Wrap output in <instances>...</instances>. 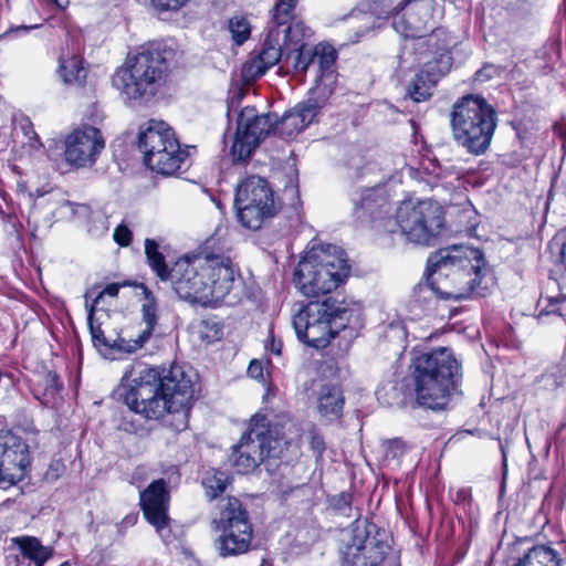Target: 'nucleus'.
Returning <instances> with one entry per match:
<instances>
[{"label": "nucleus", "instance_id": "nucleus-2", "mask_svg": "<svg viewBox=\"0 0 566 566\" xmlns=\"http://www.w3.org/2000/svg\"><path fill=\"white\" fill-rule=\"evenodd\" d=\"M174 54V50L166 43L140 48L117 69L113 85L128 105L139 106L150 102L166 83L168 62Z\"/></svg>", "mask_w": 566, "mask_h": 566}, {"label": "nucleus", "instance_id": "nucleus-33", "mask_svg": "<svg viewBox=\"0 0 566 566\" xmlns=\"http://www.w3.org/2000/svg\"><path fill=\"white\" fill-rule=\"evenodd\" d=\"M279 31L284 46H307L303 43V40L312 34L311 29L298 19L292 20L286 25L279 29Z\"/></svg>", "mask_w": 566, "mask_h": 566}, {"label": "nucleus", "instance_id": "nucleus-59", "mask_svg": "<svg viewBox=\"0 0 566 566\" xmlns=\"http://www.w3.org/2000/svg\"><path fill=\"white\" fill-rule=\"evenodd\" d=\"M60 566H71L70 562H63Z\"/></svg>", "mask_w": 566, "mask_h": 566}, {"label": "nucleus", "instance_id": "nucleus-45", "mask_svg": "<svg viewBox=\"0 0 566 566\" xmlns=\"http://www.w3.org/2000/svg\"><path fill=\"white\" fill-rule=\"evenodd\" d=\"M133 233L124 223L118 224L113 233L114 241L120 247H128L132 242Z\"/></svg>", "mask_w": 566, "mask_h": 566}, {"label": "nucleus", "instance_id": "nucleus-19", "mask_svg": "<svg viewBox=\"0 0 566 566\" xmlns=\"http://www.w3.org/2000/svg\"><path fill=\"white\" fill-rule=\"evenodd\" d=\"M170 400H172V397L159 392L155 397L145 398V400L137 401L134 406L127 407L146 419L157 420L164 418L167 427L177 432L184 431L188 427L190 403L179 408L178 405L170 403Z\"/></svg>", "mask_w": 566, "mask_h": 566}, {"label": "nucleus", "instance_id": "nucleus-12", "mask_svg": "<svg viewBox=\"0 0 566 566\" xmlns=\"http://www.w3.org/2000/svg\"><path fill=\"white\" fill-rule=\"evenodd\" d=\"M276 442L265 416L255 415L247 432L242 434L238 444L232 447L229 457L230 464L240 474L253 471L274 449Z\"/></svg>", "mask_w": 566, "mask_h": 566}, {"label": "nucleus", "instance_id": "nucleus-42", "mask_svg": "<svg viewBox=\"0 0 566 566\" xmlns=\"http://www.w3.org/2000/svg\"><path fill=\"white\" fill-rule=\"evenodd\" d=\"M381 447L385 458L391 460L399 459L406 451V443L399 438L386 440Z\"/></svg>", "mask_w": 566, "mask_h": 566}, {"label": "nucleus", "instance_id": "nucleus-1", "mask_svg": "<svg viewBox=\"0 0 566 566\" xmlns=\"http://www.w3.org/2000/svg\"><path fill=\"white\" fill-rule=\"evenodd\" d=\"M485 261L479 249L451 245L438 250L427 260V282L419 292L431 291L444 300L484 296L488 285Z\"/></svg>", "mask_w": 566, "mask_h": 566}, {"label": "nucleus", "instance_id": "nucleus-10", "mask_svg": "<svg viewBox=\"0 0 566 566\" xmlns=\"http://www.w3.org/2000/svg\"><path fill=\"white\" fill-rule=\"evenodd\" d=\"M396 222L409 241L423 245L433 244L443 227L439 208L428 200L403 201L397 209Z\"/></svg>", "mask_w": 566, "mask_h": 566}, {"label": "nucleus", "instance_id": "nucleus-48", "mask_svg": "<svg viewBox=\"0 0 566 566\" xmlns=\"http://www.w3.org/2000/svg\"><path fill=\"white\" fill-rule=\"evenodd\" d=\"M188 0H151L153 4L160 10H178Z\"/></svg>", "mask_w": 566, "mask_h": 566}, {"label": "nucleus", "instance_id": "nucleus-41", "mask_svg": "<svg viewBox=\"0 0 566 566\" xmlns=\"http://www.w3.org/2000/svg\"><path fill=\"white\" fill-rule=\"evenodd\" d=\"M229 31L232 40L238 44H243L251 34V25L247 18L235 15L229 21Z\"/></svg>", "mask_w": 566, "mask_h": 566}, {"label": "nucleus", "instance_id": "nucleus-57", "mask_svg": "<svg viewBox=\"0 0 566 566\" xmlns=\"http://www.w3.org/2000/svg\"><path fill=\"white\" fill-rule=\"evenodd\" d=\"M135 520H136V517H129V516H127V517H125V518L123 520V523H125V524H127V525H133V524L135 523Z\"/></svg>", "mask_w": 566, "mask_h": 566}, {"label": "nucleus", "instance_id": "nucleus-22", "mask_svg": "<svg viewBox=\"0 0 566 566\" xmlns=\"http://www.w3.org/2000/svg\"><path fill=\"white\" fill-rule=\"evenodd\" d=\"M283 52L280 31L268 29L259 54L243 67L244 76L253 80L263 76L270 67L281 63Z\"/></svg>", "mask_w": 566, "mask_h": 566}, {"label": "nucleus", "instance_id": "nucleus-16", "mask_svg": "<svg viewBox=\"0 0 566 566\" xmlns=\"http://www.w3.org/2000/svg\"><path fill=\"white\" fill-rule=\"evenodd\" d=\"M104 148L105 140L99 129L83 125L65 136L63 156L70 166L87 168L96 163Z\"/></svg>", "mask_w": 566, "mask_h": 566}, {"label": "nucleus", "instance_id": "nucleus-50", "mask_svg": "<svg viewBox=\"0 0 566 566\" xmlns=\"http://www.w3.org/2000/svg\"><path fill=\"white\" fill-rule=\"evenodd\" d=\"M438 64L440 65L439 72L442 74L447 73L451 66V56L448 53L441 54Z\"/></svg>", "mask_w": 566, "mask_h": 566}, {"label": "nucleus", "instance_id": "nucleus-43", "mask_svg": "<svg viewBox=\"0 0 566 566\" xmlns=\"http://www.w3.org/2000/svg\"><path fill=\"white\" fill-rule=\"evenodd\" d=\"M331 505L340 514L350 516L352 511V494L343 492L332 497Z\"/></svg>", "mask_w": 566, "mask_h": 566}, {"label": "nucleus", "instance_id": "nucleus-53", "mask_svg": "<svg viewBox=\"0 0 566 566\" xmlns=\"http://www.w3.org/2000/svg\"><path fill=\"white\" fill-rule=\"evenodd\" d=\"M96 219L101 222V232L103 233V232L107 231V228H108L107 227V223H108L107 219L104 216H102V214H98L96 217Z\"/></svg>", "mask_w": 566, "mask_h": 566}, {"label": "nucleus", "instance_id": "nucleus-47", "mask_svg": "<svg viewBox=\"0 0 566 566\" xmlns=\"http://www.w3.org/2000/svg\"><path fill=\"white\" fill-rule=\"evenodd\" d=\"M310 446L311 449L316 454V458H322L323 452L325 451V441L322 436H319L315 431L310 432Z\"/></svg>", "mask_w": 566, "mask_h": 566}, {"label": "nucleus", "instance_id": "nucleus-20", "mask_svg": "<svg viewBox=\"0 0 566 566\" xmlns=\"http://www.w3.org/2000/svg\"><path fill=\"white\" fill-rule=\"evenodd\" d=\"M30 464L29 446L10 431H0V480L15 483Z\"/></svg>", "mask_w": 566, "mask_h": 566}, {"label": "nucleus", "instance_id": "nucleus-8", "mask_svg": "<svg viewBox=\"0 0 566 566\" xmlns=\"http://www.w3.org/2000/svg\"><path fill=\"white\" fill-rule=\"evenodd\" d=\"M212 523L219 534L214 539L219 556H240L252 549L253 526L240 500L228 497L222 501L219 517Z\"/></svg>", "mask_w": 566, "mask_h": 566}, {"label": "nucleus", "instance_id": "nucleus-58", "mask_svg": "<svg viewBox=\"0 0 566 566\" xmlns=\"http://www.w3.org/2000/svg\"><path fill=\"white\" fill-rule=\"evenodd\" d=\"M232 105H233V99L228 105V116H230V112H231Z\"/></svg>", "mask_w": 566, "mask_h": 566}, {"label": "nucleus", "instance_id": "nucleus-7", "mask_svg": "<svg viewBox=\"0 0 566 566\" xmlns=\"http://www.w3.org/2000/svg\"><path fill=\"white\" fill-rule=\"evenodd\" d=\"M138 148L145 165L157 174L171 176L188 166V151L181 149L172 128L163 120L150 119L140 127Z\"/></svg>", "mask_w": 566, "mask_h": 566}, {"label": "nucleus", "instance_id": "nucleus-24", "mask_svg": "<svg viewBox=\"0 0 566 566\" xmlns=\"http://www.w3.org/2000/svg\"><path fill=\"white\" fill-rule=\"evenodd\" d=\"M144 302L142 305L143 319L146 324L145 329L134 339H119L117 347L126 353H134L142 348L150 338L157 324V303L153 293L144 287Z\"/></svg>", "mask_w": 566, "mask_h": 566}, {"label": "nucleus", "instance_id": "nucleus-40", "mask_svg": "<svg viewBox=\"0 0 566 566\" xmlns=\"http://www.w3.org/2000/svg\"><path fill=\"white\" fill-rule=\"evenodd\" d=\"M348 20L352 22L353 28L356 30L355 38L350 40L352 43H356L359 39L371 30L374 23V15L369 12L353 11Z\"/></svg>", "mask_w": 566, "mask_h": 566}, {"label": "nucleus", "instance_id": "nucleus-56", "mask_svg": "<svg viewBox=\"0 0 566 566\" xmlns=\"http://www.w3.org/2000/svg\"><path fill=\"white\" fill-rule=\"evenodd\" d=\"M272 352L275 353L276 355H280L281 354V345H276L275 343L272 344Z\"/></svg>", "mask_w": 566, "mask_h": 566}, {"label": "nucleus", "instance_id": "nucleus-31", "mask_svg": "<svg viewBox=\"0 0 566 566\" xmlns=\"http://www.w3.org/2000/svg\"><path fill=\"white\" fill-rule=\"evenodd\" d=\"M281 64L287 71L292 70L297 73H304L312 65L313 55L311 46H284Z\"/></svg>", "mask_w": 566, "mask_h": 566}, {"label": "nucleus", "instance_id": "nucleus-21", "mask_svg": "<svg viewBox=\"0 0 566 566\" xmlns=\"http://www.w3.org/2000/svg\"><path fill=\"white\" fill-rule=\"evenodd\" d=\"M430 7L420 0H408L405 6L395 12L392 27L405 38H421L428 30Z\"/></svg>", "mask_w": 566, "mask_h": 566}, {"label": "nucleus", "instance_id": "nucleus-38", "mask_svg": "<svg viewBox=\"0 0 566 566\" xmlns=\"http://www.w3.org/2000/svg\"><path fill=\"white\" fill-rule=\"evenodd\" d=\"M230 483V476L227 472L220 470H211L202 480V485L206 489V495L210 500H214L223 493Z\"/></svg>", "mask_w": 566, "mask_h": 566}, {"label": "nucleus", "instance_id": "nucleus-35", "mask_svg": "<svg viewBox=\"0 0 566 566\" xmlns=\"http://www.w3.org/2000/svg\"><path fill=\"white\" fill-rule=\"evenodd\" d=\"M297 1L298 0H277L272 10V18L268 29L273 28L274 30H279L292 20H296L293 12Z\"/></svg>", "mask_w": 566, "mask_h": 566}, {"label": "nucleus", "instance_id": "nucleus-32", "mask_svg": "<svg viewBox=\"0 0 566 566\" xmlns=\"http://www.w3.org/2000/svg\"><path fill=\"white\" fill-rule=\"evenodd\" d=\"M59 74L66 84L82 85L87 73L82 65V60L73 55L60 59Z\"/></svg>", "mask_w": 566, "mask_h": 566}, {"label": "nucleus", "instance_id": "nucleus-25", "mask_svg": "<svg viewBox=\"0 0 566 566\" xmlns=\"http://www.w3.org/2000/svg\"><path fill=\"white\" fill-rule=\"evenodd\" d=\"M376 188H368L352 193L353 216L357 220L375 219L378 213L387 211L385 209L388 206L387 199Z\"/></svg>", "mask_w": 566, "mask_h": 566}, {"label": "nucleus", "instance_id": "nucleus-39", "mask_svg": "<svg viewBox=\"0 0 566 566\" xmlns=\"http://www.w3.org/2000/svg\"><path fill=\"white\" fill-rule=\"evenodd\" d=\"M92 290L87 291L84 295L85 297V308L87 311V324L90 327V332L92 335L93 342L96 344H101L106 347H111L112 345L108 343V340L105 338L104 333L101 328V324L97 323V319L94 317L95 308L94 305H88V300L92 297Z\"/></svg>", "mask_w": 566, "mask_h": 566}, {"label": "nucleus", "instance_id": "nucleus-28", "mask_svg": "<svg viewBox=\"0 0 566 566\" xmlns=\"http://www.w3.org/2000/svg\"><path fill=\"white\" fill-rule=\"evenodd\" d=\"M560 554L551 546L535 545L514 566H563Z\"/></svg>", "mask_w": 566, "mask_h": 566}, {"label": "nucleus", "instance_id": "nucleus-15", "mask_svg": "<svg viewBox=\"0 0 566 566\" xmlns=\"http://www.w3.org/2000/svg\"><path fill=\"white\" fill-rule=\"evenodd\" d=\"M206 254L193 258L185 256L179 259L170 269V280L174 291L181 300L192 304L208 306L206 285Z\"/></svg>", "mask_w": 566, "mask_h": 566}, {"label": "nucleus", "instance_id": "nucleus-14", "mask_svg": "<svg viewBox=\"0 0 566 566\" xmlns=\"http://www.w3.org/2000/svg\"><path fill=\"white\" fill-rule=\"evenodd\" d=\"M276 115L259 114L254 107H243L237 118V130L231 147L234 163L245 161L275 127Z\"/></svg>", "mask_w": 566, "mask_h": 566}, {"label": "nucleus", "instance_id": "nucleus-29", "mask_svg": "<svg viewBox=\"0 0 566 566\" xmlns=\"http://www.w3.org/2000/svg\"><path fill=\"white\" fill-rule=\"evenodd\" d=\"M336 84L337 72L317 73L315 85L310 90L306 101L321 111L335 92Z\"/></svg>", "mask_w": 566, "mask_h": 566}, {"label": "nucleus", "instance_id": "nucleus-37", "mask_svg": "<svg viewBox=\"0 0 566 566\" xmlns=\"http://www.w3.org/2000/svg\"><path fill=\"white\" fill-rule=\"evenodd\" d=\"M145 254L150 268L156 272L160 280H168L170 269L165 263V256L159 251L158 243L153 239L145 240Z\"/></svg>", "mask_w": 566, "mask_h": 566}, {"label": "nucleus", "instance_id": "nucleus-49", "mask_svg": "<svg viewBox=\"0 0 566 566\" xmlns=\"http://www.w3.org/2000/svg\"><path fill=\"white\" fill-rule=\"evenodd\" d=\"M248 375L253 379H263V365L261 361L253 359L248 367Z\"/></svg>", "mask_w": 566, "mask_h": 566}, {"label": "nucleus", "instance_id": "nucleus-55", "mask_svg": "<svg viewBox=\"0 0 566 566\" xmlns=\"http://www.w3.org/2000/svg\"><path fill=\"white\" fill-rule=\"evenodd\" d=\"M490 70V67H484L480 71L476 72V77L478 80H482V77L484 76L485 72H488Z\"/></svg>", "mask_w": 566, "mask_h": 566}, {"label": "nucleus", "instance_id": "nucleus-11", "mask_svg": "<svg viewBox=\"0 0 566 566\" xmlns=\"http://www.w3.org/2000/svg\"><path fill=\"white\" fill-rule=\"evenodd\" d=\"M208 286V306L219 304L234 305L240 302L243 293V281L240 270L230 258L221 254H206L203 269Z\"/></svg>", "mask_w": 566, "mask_h": 566}, {"label": "nucleus", "instance_id": "nucleus-52", "mask_svg": "<svg viewBox=\"0 0 566 566\" xmlns=\"http://www.w3.org/2000/svg\"><path fill=\"white\" fill-rule=\"evenodd\" d=\"M38 27H39L38 24H33V25H19V27L10 29V31L7 34H9V33H17V34L24 33V32L33 30V29H35Z\"/></svg>", "mask_w": 566, "mask_h": 566}, {"label": "nucleus", "instance_id": "nucleus-54", "mask_svg": "<svg viewBox=\"0 0 566 566\" xmlns=\"http://www.w3.org/2000/svg\"><path fill=\"white\" fill-rule=\"evenodd\" d=\"M562 262L566 269V242L564 243L562 251H560Z\"/></svg>", "mask_w": 566, "mask_h": 566}, {"label": "nucleus", "instance_id": "nucleus-44", "mask_svg": "<svg viewBox=\"0 0 566 566\" xmlns=\"http://www.w3.org/2000/svg\"><path fill=\"white\" fill-rule=\"evenodd\" d=\"M129 285L128 282H123V283H111V284H107L104 290L99 291L97 293V295L93 298L92 303L88 302V305H94V308L96 310L97 305L99 304L101 300L105 296V295H108L111 297H115L118 295V292H119V289L122 286H127Z\"/></svg>", "mask_w": 566, "mask_h": 566}, {"label": "nucleus", "instance_id": "nucleus-13", "mask_svg": "<svg viewBox=\"0 0 566 566\" xmlns=\"http://www.w3.org/2000/svg\"><path fill=\"white\" fill-rule=\"evenodd\" d=\"M332 306L333 317H324L314 324L298 339L314 348L326 347L340 331H358L363 327V307L359 302L335 297Z\"/></svg>", "mask_w": 566, "mask_h": 566}, {"label": "nucleus", "instance_id": "nucleus-36", "mask_svg": "<svg viewBox=\"0 0 566 566\" xmlns=\"http://www.w3.org/2000/svg\"><path fill=\"white\" fill-rule=\"evenodd\" d=\"M436 81L429 73L421 72L416 75L412 83L408 86V96L413 102H423L431 97Z\"/></svg>", "mask_w": 566, "mask_h": 566}, {"label": "nucleus", "instance_id": "nucleus-30", "mask_svg": "<svg viewBox=\"0 0 566 566\" xmlns=\"http://www.w3.org/2000/svg\"><path fill=\"white\" fill-rule=\"evenodd\" d=\"M14 543L22 556L32 560L34 566H43L53 556V548L43 546L36 537H17Z\"/></svg>", "mask_w": 566, "mask_h": 566}, {"label": "nucleus", "instance_id": "nucleus-6", "mask_svg": "<svg viewBox=\"0 0 566 566\" xmlns=\"http://www.w3.org/2000/svg\"><path fill=\"white\" fill-rule=\"evenodd\" d=\"M125 377L130 378L132 381L129 388L122 394L126 406H134L137 401L161 392L172 397L170 403L184 408L191 402L193 396L192 381L180 366L175 365L169 369L159 370L137 364L125 374Z\"/></svg>", "mask_w": 566, "mask_h": 566}, {"label": "nucleus", "instance_id": "nucleus-4", "mask_svg": "<svg viewBox=\"0 0 566 566\" xmlns=\"http://www.w3.org/2000/svg\"><path fill=\"white\" fill-rule=\"evenodd\" d=\"M450 125L454 142L467 153L480 156L490 148L496 112L485 98L467 95L453 104Z\"/></svg>", "mask_w": 566, "mask_h": 566}, {"label": "nucleus", "instance_id": "nucleus-17", "mask_svg": "<svg viewBox=\"0 0 566 566\" xmlns=\"http://www.w3.org/2000/svg\"><path fill=\"white\" fill-rule=\"evenodd\" d=\"M388 548L379 533L371 535L367 527H357L340 551L342 566H379Z\"/></svg>", "mask_w": 566, "mask_h": 566}, {"label": "nucleus", "instance_id": "nucleus-51", "mask_svg": "<svg viewBox=\"0 0 566 566\" xmlns=\"http://www.w3.org/2000/svg\"><path fill=\"white\" fill-rule=\"evenodd\" d=\"M59 467L60 464L59 463H55V464H51L50 465V469L48 470V472L45 473V478L46 480H55L59 478Z\"/></svg>", "mask_w": 566, "mask_h": 566}, {"label": "nucleus", "instance_id": "nucleus-3", "mask_svg": "<svg viewBox=\"0 0 566 566\" xmlns=\"http://www.w3.org/2000/svg\"><path fill=\"white\" fill-rule=\"evenodd\" d=\"M412 380L419 406L442 410L461 380L460 365L452 350L439 347L412 359Z\"/></svg>", "mask_w": 566, "mask_h": 566}, {"label": "nucleus", "instance_id": "nucleus-18", "mask_svg": "<svg viewBox=\"0 0 566 566\" xmlns=\"http://www.w3.org/2000/svg\"><path fill=\"white\" fill-rule=\"evenodd\" d=\"M169 492L164 479L151 482L140 492V506L145 518L151 524L163 541L170 538V518L168 516Z\"/></svg>", "mask_w": 566, "mask_h": 566}, {"label": "nucleus", "instance_id": "nucleus-9", "mask_svg": "<svg viewBox=\"0 0 566 566\" xmlns=\"http://www.w3.org/2000/svg\"><path fill=\"white\" fill-rule=\"evenodd\" d=\"M234 207L240 223L254 231L277 211L269 181L259 176L247 177L237 186Z\"/></svg>", "mask_w": 566, "mask_h": 566}, {"label": "nucleus", "instance_id": "nucleus-34", "mask_svg": "<svg viewBox=\"0 0 566 566\" xmlns=\"http://www.w3.org/2000/svg\"><path fill=\"white\" fill-rule=\"evenodd\" d=\"M313 55V65H317V73L336 72L335 63L337 59V51L326 43H318L311 48Z\"/></svg>", "mask_w": 566, "mask_h": 566}, {"label": "nucleus", "instance_id": "nucleus-5", "mask_svg": "<svg viewBox=\"0 0 566 566\" xmlns=\"http://www.w3.org/2000/svg\"><path fill=\"white\" fill-rule=\"evenodd\" d=\"M345 252L334 244L313 247L294 272L296 289L307 297L331 293L348 275Z\"/></svg>", "mask_w": 566, "mask_h": 566}, {"label": "nucleus", "instance_id": "nucleus-46", "mask_svg": "<svg viewBox=\"0 0 566 566\" xmlns=\"http://www.w3.org/2000/svg\"><path fill=\"white\" fill-rule=\"evenodd\" d=\"M21 128L24 135L29 138V146L32 149H40L42 147V143L38 134L34 132L32 123L28 118L24 124L21 125Z\"/></svg>", "mask_w": 566, "mask_h": 566}, {"label": "nucleus", "instance_id": "nucleus-23", "mask_svg": "<svg viewBox=\"0 0 566 566\" xmlns=\"http://www.w3.org/2000/svg\"><path fill=\"white\" fill-rule=\"evenodd\" d=\"M319 111L308 101L295 105L294 108L284 113L280 120L276 119L275 128L285 137H292L311 125Z\"/></svg>", "mask_w": 566, "mask_h": 566}, {"label": "nucleus", "instance_id": "nucleus-27", "mask_svg": "<svg viewBox=\"0 0 566 566\" xmlns=\"http://www.w3.org/2000/svg\"><path fill=\"white\" fill-rule=\"evenodd\" d=\"M317 402L321 415L338 418L342 415L345 398L338 385L324 384L318 391Z\"/></svg>", "mask_w": 566, "mask_h": 566}, {"label": "nucleus", "instance_id": "nucleus-26", "mask_svg": "<svg viewBox=\"0 0 566 566\" xmlns=\"http://www.w3.org/2000/svg\"><path fill=\"white\" fill-rule=\"evenodd\" d=\"M334 301L335 297H328L323 302H310L294 314L292 323L297 338L322 318L333 317L331 304H334Z\"/></svg>", "mask_w": 566, "mask_h": 566}]
</instances>
